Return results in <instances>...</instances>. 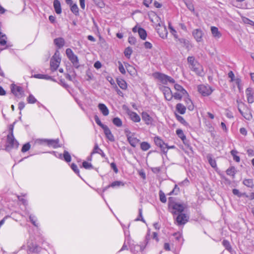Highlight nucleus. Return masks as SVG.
<instances>
[{
	"mask_svg": "<svg viewBox=\"0 0 254 254\" xmlns=\"http://www.w3.org/2000/svg\"><path fill=\"white\" fill-rule=\"evenodd\" d=\"M179 191V188L178 187L177 185H175L174 189L169 193L170 195H172L173 194H177L178 192Z\"/></svg>",
	"mask_w": 254,
	"mask_h": 254,
	"instance_id": "nucleus-60",
	"label": "nucleus"
},
{
	"mask_svg": "<svg viewBox=\"0 0 254 254\" xmlns=\"http://www.w3.org/2000/svg\"><path fill=\"white\" fill-rule=\"evenodd\" d=\"M82 167L86 169H91L93 167L92 164L86 161H83L82 163Z\"/></svg>",
	"mask_w": 254,
	"mask_h": 254,
	"instance_id": "nucleus-50",
	"label": "nucleus"
},
{
	"mask_svg": "<svg viewBox=\"0 0 254 254\" xmlns=\"http://www.w3.org/2000/svg\"><path fill=\"white\" fill-rule=\"evenodd\" d=\"M135 221H141L143 222H145V220L143 219V216H142V208H139V217H137L135 219Z\"/></svg>",
	"mask_w": 254,
	"mask_h": 254,
	"instance_id": "nucleus-55",
	"label": "nucleus"
},
{
	"mask_svg": "<svg viewBox=\"0 0 254 254\" xmlns=\"http://www.w3.org/2000/svg\"><path fill=\"white\" fill-rule=\"evenodd\" d=\"M192 34L196 42H200L202 41L204 33L200 29L198 28L194 29L192 32Z\"/></svg>",
	"mask_w": 254,
	"mask_h": 254,
	"instance_id": "nucleus-11",
	"label": "nucleus"
},
{
	"mask_svg": "<svg viewBox=\"0 0 254 254\" xmlns=\"http://www.w3.org/2000/svg\"><path fill=\"white\" fill-rule=\"evenodd\" d=\"M118 64H119V71L123 74H125L126 73V70L122 64V63L119 61L118 62Z\"/></svg>",
	"mask_w": 254,
	"mask_h": 254,
	"instance_id": "nucleus-57",
	"label": "nucleus"
},
{
	"mask_svg": "<svg viewBox=\"0 0 254 254\" xmlns=\"http://www.w3.org/2000/svg\"><path fill=\"white\" fill-rule=\"evenodd\" d=\"M65 54L66 57L70 61V62L72 64L73 66L76 68H78L79 66V62L78 57L73 53L72 50L70 48H67L66 49Z\"/></svg>",
	"mask_w": 254,
	"mask_h": 254,
	"instance_id": "nucleus-2",
	"label": "nucleus"
},
{
	"mask_svg": "<svg viewBox=\"0 0 254 254\" xmlns=\"http://www.w3.org/2000/svg\"><path fill=\"white\" fill-rule=\"evenodd\" d=\"M6 36L5 34L0 32V44L4 46L6 43Z\"/></svg>",
	"mask_w": 254,
	"mask_h": 254,
	"instance_id": "nucleus-40",
	"label": "nucleus"
},
{
	"mask_svg": "<svg viewBox=\"0 0 254 254\" xmlns=\"http://www.w3.org/2000/svg\"><path fill=\"white\" fill-rule=\"evenodd\" d=\"M35 142L38 144L47 145L54 148L59 146V140L58 139H38L35 141Z\"/></svg>",
	"mask_w": 254,
	"mask_h": 254,
	"instance_id": "nucleus-4",
	"label": "nucleus"
},
{
	"mask_svg": "<svg viewBox=\"0 0 254 254\" xmlns=\"http://www.w3.org/2000/svg\"><path fill=\"white\" fill-rule=\"evenodd\" d=\"M121 186H124V183L123 182H122L121 181H116L113 182L110 185H109L108 186L104 188L103 190V192H105L108 189H109L110 187L115 188V187H119Z\"/></svg>",
	"mask_w": 254,
	"mask_h": 254,
	"instance_id": "nucleus-21",
	"label": "nucleus"
},
{
	"mask_svg": "<svg viewBox=\"0 0 254 254\" xmlns=\"http://www.w3.org/2000/svg\"><path fill=\"white\" fill-rule=\"evenodd\" d=\"M30 144H29V143H27L26 144H25L24 145H23V146H22V149H21V151L22 152H25L26 151H27L28 150H29L30 148Z\"/></svg>",
	"mask_w": 254,
	"mask_h": 254,
	"instance_id": "nucleus-56",
	"label": "nucleus"
},
{
	"mask_svg": "<svg viewBox=\"0 0 254 254\" xmlns=\"http://www.w3.org/2000/svg\"><path fill=\"white\" fill-rule=\"evenodd\" d=\"M176 134L180 137L184 143H185V140H186V137L184 134L183 131L181 129H178L176 130Z\"/></svg>",
	"mask_w": 254,
	"mask_h": 254,
	"instance_id": "nucleus-34",
	"label": "nucleus"
},
{
	"mask_svg": "<svg viewBox=\"0 0 254 254\" xmlns=\"http://www.w3.org/2000/svg\"><path fill=\"white\" fill-rule=\"evenodd\" d=\"M243 108L242 109V107L239 105L238 110L239 112L245 119L250 121L253 118L250 110L244 104H243Z\"/></svg>",
	"mask_w": 254,
	"mask_h": 254,
	"instance_id": "nucleus-7",
	"label": "nucleus"
},
{
	"mask_svg": "<svg viewBox=\"0 0 254 254\" xmlns=\"http://www.w3.org/2000/svg\"><path fill=\"white\" fill-rule=\"evenodd\" d=\"M111 168L114 170L115 173H118V169L116 166V164L114 162H112L110 164Z\"/></svg>",
	"mask_w": 254,
	"mask_h": 254,
	"instance_id": "nucleus-61",
	"label": "nucleus"
},
{
	"mask_svg": "<svg viewBox=\"0 0 254 254\" xmlns=\"http://www.w3.org/2000/svg\"><path fill=\"white\" fill-rule=\"evenodd\" d=\"M230 153L233 157L234 160L237 162H239L240 161V157L237 155L238 152L236 150H232L231 151Z\"/></svg>",
	"mask_w": 254,
	"mask_h": 254,
	"instance_id": "nucleus-38",
	"label": "nucleus"
},
{
	"mask_svg": "<svg viewBox=\"0 0 254 254\" xmlns=\"http://www.w3.org/2000/svg\"><path fill=\"white\" fill-rule=\"evenodd\" d=\"M54 7L56 12L57 14H60L62 12L61 3L58 0H55L54 1Z\"/></svg>",
	"mask_w": 254,
	"mask_h": 254,
	"instance_id": "nucleus-27",
	"label": "nucleus"
},
{
	"mask_svg": "<svg viewBox=\"0 0 254 254\" xmlns=\"http://www.w3.org/2000/svg\"><path fill=\"white\" fill-rule=\"evenodd\" d=\"M54 43L57 48L60 49L64 46V40L62 38H56L54 40Z\"/></svg>",
	"mask_w": 254,
	"mask_h": 254,
	"instance_id": "nucleus-31",
	"label": "nucleus"
},
{
	"mask_svg": "<svg viewBox=\"0 0 254 254\" xmlns=\"http://www.w3.org/2000/svg\"><path fill=\"white\" fill-rule=\"evenodd\" d=\"M130 120L135 123H138L140 121V118L139 116L135 112L129 111L127 112Z\"/></svg>",
	"mask_w": 254,
	"mask_h": 254,
	"instance_id": "nucleus-19",
	"label": "nucleus"
},
{
	"mask_svg": "<svg viewBox=\"0 0 254 254\" xmlns=\"http://www.w3.org/2000/svg\"><path fill=\"white\" fill-rule=\"evenodd\" d=\"M207 159L208 160V162H209V164L211 165V166L213 168H216L217 164H216V161L215 160V159L212 158V157L210 154H208L207 156Z\"/></svg>",
	"mask_w": 254,
	"mask_h": 254,
	"instance_id": "nucleus-33",
	"label": "nucleus"
},
{
	"mask_svg": "<svg viewBox=\"0 0 254 254\" xmlns=\"http://www.w3.org/2000/svg\"><path fill=\"white\" fill-rule=\"evenodd\" d=\"M189 68L198 76H202L204 75L203 68L197 61L195 60L193 56H189L187 59Z\"/></svg>",
	"mask_w": 254,
	"mask_h": 254,
	"instance_id": "nucleus-1",
	"label": "nucleus"
},
{
	"mask_svg": "<svg viewBox=\"0 0 254 254\" xmlns=\"http://www.w3.org/2000/svg\"><path fill=\"white\" fill-rule=\"evenodd\" d=\"M144 47L147 49H151L152 48V45L149 42H145L144 43Z\"/></svg>",
	"mask_w": 254,
	"mask_h": 254,
	"instance_id": "nucleus-63",
	"label": "nucleus"
},
{
	"mask_svg": "<svg viewBox=\"0 0 254 254\" xmlns=\"http://www.w3.org/2000/svg\"><path fill=\"white\" fill-rule=\"evenodd\" d=\"M243 21L245 23L249 24L254 27V22L249 18H245L243 19Z\"/></svg>",
	"mask_w": 254,
	"mask_h": 254,
	"instance_id": "nucleus-59",
	"label": "nucleus"
},
{
	"mask_svg": "<svg viewBox=\"0 0 254 254\" xmlns=\"http://www.w3.org/2000/svg\"><path fill=\"white\" fill-rule=\"evenodd\" d=\"M174 88L175 89V90L180 92V93L184 94H186V95H188L187 91L181 85L178 84H175L174 85Z\"/></svg>",
	"mask_w": 254,
	"mask_h": 254,
	"instance_id": "nucleus-32",
	"label": "nucleus"
},
{
	"mask_svg": "<svg viewBox=\"0 0 254 254\" xmlns=\"http://www.w3.org/2000/svg\"><path fill=\"white\" fill-rule=\"evenodd\" d=\"M12 92L18 98H20L22 96V88L21 87L14 85L11 88Z\"/></svg>",
	"mask_w": 254,
	"mask_h": 254,
	"instance_id": "nucleus-17",
	"label": "nucleus"
},
{
	"mask_svg": "<svg viewBox=\"0 0 254 254\" xmlns=\"http://www.w3.org/2000/svg\"><path fill=\"white\" fill-rule=\"evenodd\" d=\"M185 4L188 8L191 11L194 12V6L191 1L190 0H186L185 1Z\"/></svg>",
	"mask_w": 254,
	"mask_h": 254,
	"instance_id": "nucleus-43",
	"label": "nucleus"
},
{
	"mask_svg": "<svg viewBox=\"0 0 254 254\" xmlns=\"http://www.w3.org/2000/svg\"><path fill=\"white\" fill-rule=\"evenodd\" d=\"M61 61L60 57V53L57 50L51 60V66L52 70H56L59 66Z\"/></svg>",
	"mask_w": 254,
	"mask_h": 254,
	"instance_id": "nucleus-5",
	"label": "nucleus"
},
{
	"mask_svg": "<svg viewBox=\"0 0 254 254\" xmlns=\"http://www.w3.org/2000/svg\"><path fill=\"white\" fill-rule=\"evenodd\" d=\"M132 53V50L131 48L130 47L127 48L125 49V52H124L125 56L128 59L130 58V55H131Z\"/></svg>",
	"mask_w": 254,
	"mask_h": 254,
	"instance_id": "nucleus-47",
	"label": "nucleus"
},
{
	"mask_svg": "<svg viewBox=\"0 0 254 254\" xmlns=\"http://www.w3.org/2000/svg\"><path fill=\"white\" fill-rule=\"evenodd\" d=\"M160 200L163 203H165L167 201L166 196L165 194L160 190L159 191Z\"/></svg>",
	"mask_w": 254,
	"mask_h": 254,
	"instance_id": "nucleus-52",
	"label": "nucleus"
},
{
	"mask_svg": "<svg viewBox=\"0 0 254 254\" xmlns=\"http://www.w3.org/2000/svg\"><path fill=\"white\" fill-rule=\"evenodd\" d=\"M186 95V94H184L181 93H175L174 95H173V97H174L175 99L177 100H181L183 96Z\"/></svg>",
	"mask_w": 254,
	"mask_h": 254,
	"instance_id": "nucleus-54",
	"label": "nucleus"
},
{
	"mask_svg": "<svg viewBox=\"0 0 254 254\" xmlns=\"http://www.w3.org/2000/svg\"><path fill=\"white\" fill-rule=\"evenodd\" d=\"M169 29L170 30V33L173 35L175 40H176L178 39L179 36L177 34V32L176 30L173 28L170 23H169Z\"/></svg>",
	"mask_w": 254,
	"mask_h": 254,
	"instance_id": "nucleus-36",
	"label": "nucleus"
},
{
	"mask_svg": "<svg viewBox=\"0 0 254 254\" xmlns=\"http://www.w3.org/2000/svg\"><path fill=\"white\" fill-rule=\"evenodd\" d=\"M94 2L99 7H102L104 5V3L101 0H93Z\"/></svg>",
	"mask_w": 254,
	"mask_h": 254,
	"instance_id": "nucleus-64",
	"label": "nucleus"
},
{
	"mask_svg": "<svg viewBox=\"0 0 254 254\" xmlns=\"http://www.w3.org/2000/svg\"><path fill=\"white\" fill-rule=\"evenodd\" d=\"M176 40L179 41L181 44H182L184 46H187L189 43V41L185 38H178Z\"/></svg>",
	"mask_w": 254,
	"mask_h": 254,
	"instance_id": "nucleus-49",
	"label": "nucleus"
},
{
	"mask_svg": "<svg viewBox=\"0 0 254 254\" xmlns=\"http://www.w3.org/2000/svg\"><path fill=\"white\" fill-rule=\"evenodd\" d=\"M154 141L155 145L160 148L161 151L164 153V154H166L167 153V149H166V147H165L166 143L161 138V137L159 136L154 137Z\"/></svg>",
	"mask_w": 254,
	"mask_h": 254,
	"instance_id": "nucleus-10",
	"label": "nucleus"
},
{
	"mask_svg": "<svg viewBox=\"0 0 254 254\" xmlns=\"http://www.w3.org/2000/svg\"><path fill=\"white\" fill-rule=\"evenodd\" d=\"M93 153H98L99 154H100L102 157H105L106 156L105 154L104 153L102 150H101L98 146V144L96 143L95 144L93 152H92V154Z\"/></svg>",
	"mask_w": 254,
	"mask_h": 254,
	"instance_id": "nucleus-25",
	"label": "nucleus"
},
{
	"mask_svg": "<svg viewBox=\"0 0 254 254\" xmlns=\"http://www.w3.org/2000/svg\"><path fill=\"white\" fill-rule=\"evenodd\" d=\"M141 117L146 125H150L152 124L153 119L147 112H143L141 114Z\"/></svg>",
	"mask_w": 254,
	"mask_h": 254,
	"instance_id": "nucleus-15",
	"label": "nucleus"
},
{
	"mask_svg": "<svg viewBox=\"0 0 254 254\" xmlns=\"http://www.w3.org/2000/svg\"><path fill=\"white\" fill-rule=\"evenodd\" d=\"M71 158L70 154L66 151L64 150V161L66 162H70L71 161Z\"/></svg>",
	"mask_w": 254,
	"mask_h": 254,
	"instance_id": "nucleus-53",
	"label": "nucleus"
},
{
	"mask_svg": "<svg viewBox=\"0 0 254 254\" xmlns=\"http://www.w3.org/2000/svg\"><path fill=\"white\" fill-rule=\"evenodd\" d=\"M70 9L71 12L76 16L79 15V8L76 3H73L69 5Z\"/></svg>",
	"mask_w": 254,
	"mask_h": 254,
	"instance_id": "nucleus-30",
	"label": "nucleus"
},
{
	"mask_svg": "<svg viewBox=\"0 0 254 254\" xmlns=\"http://www.w3.org/2000/svg\"><path fill=\"white\" fill-rule=\"evenodd\" d=\"M161 90L163 93L164 97L166 100L170 101L173 98V94L171 89L167 86H162L161 88Z\"/></svg>",
	"mask_w": 254,
	"mask_h": 254,
	"instance_id": "nucleus-12",
	"label": "nucleus"
},
{
	"mask_svg": "<svg viewBox=\"0 0 254 254\" xmlns=\"http://www.w3.org/2000/svg\"><path fill=\"white\" fill-rule=\"evenodd\" d=\"M70 167L71 169L74 171V172L79 177L81 178V176L79 174V170L78 169L77 165L74 163H72L70 165Z\"/></svg>",
	"mask_w": 254,
	"mask_h": 254,
	"instance_id": "nucleus-44",
	"label": "nucleus"
},
{
	"mask_svg": "<svg viewBox=\"0 0 254 254\" xmlns=\"http://www.w3.org/2000/svg\"><path fill=\"white\" fill-rule=\"evenodd\" d=\"M222 245L226 250L229 252H231L232 248L228 240H224L222 242Z\"/></svg>",
	"mask_w": 254,
	"mask_h": 254,
	"instance_id": "nucleus-42",
	"label": "nucleus"
},
{
	"mask_svg": "<svg viewBox=\"0 0 254 254\" xmlns=\"http://www.w3.org/2000/svg\"><path fill=\"white\" fill-rule=\"evenodd\" d=\"M117 84L123 90H126L127 88V83L126 81L122 79H118L117 80Z\"/></svg>",
	"mask_w": 254,
	"mask_h": 254,
	"instance_id": "nucleus-29",
	"label": "nucleus"
},
{
	"mask_svg": "<svg viewBox=\"0 0 254 254\" xmlns=\"http://www.w3.org/2000/svg\"><path fill=\"white\" fill-rule=\"evenodd\" d=\"M37 101L36 98L32 95L30 94L27 98V102L30 104H34Z\"/></svg>",
	"mask_w": 254,
	"mask_h": 254,
	"instance_id": "nucleus-51",
	"label": "nucleus"
},
{
	"mask_svg": "<svg viewBox=\"0 0 254 254\" xmlns=\"http://www.w3.org/2000/svg\"><path fill=\"white\" fill-rule=\"evenodd\" d=\"M186 208V205L184 204L175 203L172 205V213L174 215H177L183 213Z\"/></svg>",
	"mask_w": 254,
	"mask_h": 254,
	"instance_id": "nucleus-9",
	"label": "nucleus"
},
{
	"mask_svg": "<svg viewBox=\"0 0 254 254\" xmlns=\"http://www.w3.org/2000/svg\"><path fill=\"white\" fill-rule=\"evenodd\" d=\"M157 31L160 37L163 39L167 38L168 31L165 26L159 25V27L157 29Z\"/></svg>",
	"mask_w": 254,
	"mask_h": 254,
	"instance_id": "nucleus-14",
	"label": "nucleus"
},
{
	"mask_svg": "<svg viewBox=\"0 0 254 254\" xmlns=\"http://www.w3.org/2000/svg\"><path fill=\"white\" fill-rule=\"evenodd\" d=\"M186 104L188 105V108L189 110H192L193 109V105H192L191 100L190 98H187L185 100Z\"/></svg>",
	"mask_w": 254,
	"mask_h": 254,
	"instance_id": "nucleus-46",
	"label": "nucleus"
},
{
	"mask_svg": "<svg viewBox=\"0 0 254 254\" xmlns=\"http://www.w3.org/2000/svg\"><path fill=\"white\" fill-rule=\"evenodd\" d=\"M198 91L203 96H208L213 92V89L209 85H199L197 87Z\"/></svg>",
	"mask_w": 254,
	"mask_h": 254,
	"instance_id": "nucleus-6",
	"label": "nucleus"
},
{
	"mask_svg": "<svg viewBox=\"0 0 254 254\" xmlns=\"http://www.w3.org/2000/svg\"><path fill=\"white\" fill-rule=\"evenodd\" d=\"M228 76L231 79V82L234 81L235 75L232 71H230L229 72Z\"/></svg>",
	"mask_w": 254,
	"mask_h": 254,
	"instance_id": "nucleus-62",
	"label": "nucleus"
},
{
	"mask_svg": "<svg viewBox=\"0 0 254 254\" xmlns=\"http://www.w3.org/2000/svg\"><path fill=\"white\" fill-rule=\"evenodd\" d=\"M94 120H95L96 123L98 126H99L102 129L106 126V125H105L101 123L100 119L97 115L95 116Z\"/></svg>",
	"mask_w": 254,
	"mask_h": 254,
	"instance_id": "nucleus-48",
	"label": "nucleus"
},
{
	"mask_svg": "<svg viewBox=\"0 0 254 254\" xmlns=\"http://www.w3.org/2000/svg\"><path fill=\"white\" fill-rule=\"evenodd\" d=\"M127 137L130 145L133 147H135L139 141V140L138 139L133 136L127 134Z\"/></svg>",
	"mask_w": 254,
	"mask_h": 254,
	"instance_id": "nucleus-20",
	"label": "nucleus"
},
{
	"mask_svg": "<svg viewBox=\"0 0 254 254\" xmlns=\"http://www.w3.org/2000/svg\"><path fill=\"white\" fill-rule=\"evenodd\" d=\"M104 130V134H105L106 137L111 141H115V137L111 132V131L108 127L107 126H106L105 127L103 128Z\"/></svg>",
	"mask_w": 254,
	"mask_h": 254,
	"instance_id": "nucleus-18",
	"label": "nucleus"
},
{
	"mask_svg": "<svg viewBox=\"0 0 254 254\" xmlns=\"http://www.w3.org/2000/svg\"><path fill=\"white\" fill-rule=\"evenodd\" d=\"M98 107L104 116H107L109 114V111L107 106L103 103H100L98 104Z\"/></svg>",
	"mask_w": 254,
	"mask_h": 254,
	"instance_id": "nucleus-22",
	"label": "nucleus"
},
{
	"mask_svg": "<svg viewBox=\"0 0 254 254\" xmlns=\"http://www.w3.org/2000/svg\"><path fill=\"white\" fill-rule=\"evenodd\" d=\"M156 78H158L162 84H167V75L161 73H157Z\"/></svg>",
	"mask_w": 254,
	"mask_h": 254,
	"instance_id": "nucleus-24",
	"label": "nucleus"
},
{
	"mask_svg": "<svg viewBox=\"0 0 254 254\" xmlns=\"http://www.w3.org/2000/svg\"><path fill=\"white\" fill-rule=\"evenodd\" d=\"M243 184L249 188H253L254 186L253 181L252 179H245L243 181Z\"/></svg>",
	"mask_w": 254,
	"mask_h": 254,
	"instance_id": "nucleus-41",
	"label": "nucleus"
},
{
	"mask_svg": "<svg viewBox=\"0 0 254 254\" xmlns=\"http://www.w3.org/2000/svg\"><path fill=\"white\" fill-rule=\"evenodd\" d=\"M128 42L130 45H135L136 42V39L135 37L130 36L128 38Z\"/></svg>",
	"mask_w": 254,
	"mask_h": 254,
	"instance_id": "nucleus-58",
	"label": "nucleus"
},
{
	"mask_svg": "<svg viewBox=\"0 0 254 254\" xmlns=\"http://www.w3.org/2000/svg\"><path fill=\"white\" fill-rule=\"evenodd\" d=\"M177 215L175 220L178 226L185 225L188 221L189 217L188 215L183 213Z\"/></svg>",
	"mask_w": 254,
	"mask_h": 254,
	"instance_id": "nucleus-8",
	"label": "nucleus"
},
{
	"mask_svg": "<svg viewBox=\"0 0 254 254\" xmlns=\"http://www.w3.org/2000/svg\"><path fill=\"white\" fill-rule=\"evenodd\" d=\"M151 146L149 143L147 142H142L140 144V148L142 150L145 151L148 150L150 148Z\"/></svg>",
	"mask_w": 254,
	"mask_h": 254,
	"instance_id": "nucleus-37",
	"label": "nucleus"
},
{
	"mask_svg": "<svg viewBox=\"0 0 254 254\" xmlns=\"http://www.w3.org/2000/svg\"><path fill=\"white\" fill-rule=\"evenodd\" d=\"M246 96L247 101L249 103L252 104L254 102V91L252 88L249 87L246 90Z\"/></svg>",
	"mask_w": 254,
	"mask_h": 254,
	"instance_id": "nucleus-13",
	"label": "nucleus"
},
{
	"mask_svg": "<svg viewBox=\"0 0 254 254\" xmlns=\"http://www.w3.org/2000/svg\"><path fill=\"white\" fill-rule=\"evenodd\" d=\"M13 127L10 129V132L7 136V149L9 147L13 148H17L19 145L18 141L15 139L13 133Z\"/></svg>",
	"mask_w": 254,
	"mask_h": 254,
	"instance_id": "nucleus-3",
	"label": "nucleus"
},
{
	"mask_svg": "<svg viewBox=\"0 0 254 254\" xmlns=\"http://www.w3.org/2000/svg\"><path fill=\"white\" fill-rule=\"evenodd\" d=\"M31 77H34L36 78H39V79H51V77L45 74H34L31 76Z\"/></svg>",
	"mask_w": 254,
	"mask_h": 254,
	"instance_id": "nucleus-39",
	"label": "nucleus"
},
{
	"mask_svg": "<svg viewBox=\"0 0 254 254\" xmlns=\"http://www.w3.org/2000/svg\"><path fill=\"white\" fill-rule=\"evenodd\" d=\"M112 122L113 124L118 127H120L122 126V121L118 117L114 118L113 119Z\"/></svg>",
	"mask_w": 254,
	"mask_h": 254,
	"instance_id": "nucleus-35",
	"label": "nucleus"
},
{
	"mask_svg": "<svg viewBox=\"0 0 254 254\" xmlns=\"http://www.w3.org/2000/svg\"><path fill=\"white\" fill-rule=\"evenodd\" d=\"M211 31L212 36L215 39H219L222 36L221 33L218 30V28L216 27L211 26Z\"/></svg>",
	"mask_w": 254,
	"mask_h": 254,
	"instance_id": "nucleus-23",
	"label": "nucleus"
},
{
	"mask_svg": "<svg viewBox=\"0 0 254 254\" xmlns=\"http://www.w3.org/2000/svg\"><path fill=\"white\" fill-rule=\"evenodd\" d=\"M176 110L181 114H184L186 113V108L181 103H178L176 105Z\"/></svg>",
	"mask_w": 254,
	"mask_h": 254,
	"instance_id": "nucleus-26",
	"label": "nucleus"
},
{
	"mask_svg": "<svg viewBox=\"0 0 254 254\" xmlns=\"http://www.w3.org/2000/svg\"><path fill=\"white\" fill-rule=\"evenodd\" d=\"M228 175L234 177L235 174V168L234 167H231L228 168L226 171Z\"/></svg>",
	"mask_w": 254,
	"mask_h": 254,
	"instance_id": "nucleus-45",
	"label": "nucleus"
},
{
	"mask_svg": "<svg viewBox=\"0 0 254 254\" xmlns=\"http://www.w3.org/2000/svg\"><path fill=\"white\" fill-rule=\"evenodd\" d=\"M147 242L146 241H144L143 245H135L133 247H130L131 251L135 254L136 252H142L145 249Z\"/></svg>",
	"mask_w": 254,
	"mask_h": 254,
	"instance_id": "nucleus-16",
	"label": "nucleus"
},
{
	"mask_svg": "<svg viewBox=\"0 0 254 254\" xmlns=\"http://www.w3.org/2000/svg\"><path fill=\"white\" fill-rule=\"evenodd\" d=\"M137 32L140 38L144 40L146 38L147 33L146 31L142 28L139 27L137 30Z\"/></svg>",
	"mask_w": 254,
	"mask_h": 254,
	"instance_id": "nucleus-28",
	"label": "nucleus"
}]
</instances>
